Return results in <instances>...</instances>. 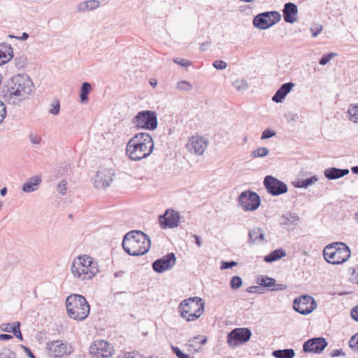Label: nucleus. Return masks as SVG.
<instances>
[{
    "instance_id": "nucleus-21",
    "label": "nucleus",
    "mask_w": 358,
    "mask_h": 358,
    "mask_svg": "<svg viewBox=\"0 0 358 358\" xmlns=\"http://www.w3.org/2000/svg\"><path fill=\"white\" fill-rule=\"evenodd\" d=\"M349 173L348 169L328 168L324 171V176L329 180L341 178Z\"/></svg>"
},
{
    "instance_id": "nucleus-33",
    "label": "nucleus",
    "mask_w": 358,
    "mask_h": 358,
    "mask_svg": "<svg viewBox=\"0 0 358 358\" xmlns=\"http://www.w3.org/2000/svg\"><path fill=\"white\" fill-rule=\"evenodd\" d=\"M15 66L17 69L24 68L27 64V57L24 55H20L15 57L14 59Z\"/></svg>"
},
{
    "instance_id": "nucleus-50",
    "label": "nucleus",
    "mask_w": 358,
    "mask_h": 358,
    "mask_svg": "<svg viewBox=\"0 0 358 358\" xmlns=\"http://www.w3.org/2000/svg\"><path fill=\"white\" fill-rule=\"evenodd\" d=\"M349 346L358 350V334L351 337L349 341Z\"/></svg>"
},
{
    "instance_id": "nucleus-14",
    "label": "nucleus",
    "mask_w": 358,
    "mask_h": 358,
    "mask_svg": "<svg viewBox=\"0 0 358 358\" xmlns=\"http://www.w3.org/2000/svg\"><path fill=\"white\" fill-rule=\"evenodd\" d=\"M180 219L178 212L174 210H166L164 215L159 216V221L162 229H171L179 225Z\"/></svg>"
},
{
    "instance_id": "nucleus-2",
    "label": "nucleus",
    "mask_w": 358,
    "mask_h": 358,
    "mask_svg": "<svg viewBox=\"0 0 358 358\" xmlns=\"http://www.w3.org/2000/svg\"><path fill=\"white\" fill-rule=\"evenodd\" d=\"M154 149L152 136L146 132L138 133L127 143L126 154L132 161L147 158Z\"/></svg>"
},
{
    "instance_id": "nucleus-9",
    "label": "nucleus",
    "mask_w": 358,
    "mask_h": 358,
    "mask_svg": "<svg viewBox=\"0 0 358 358\" xmlns=\"http://www.w3.org/2000/svg\"><path fill=\"white\" fill-rule=\"evenodd\" d=\"M252 336V332L248 328H235L227 336V344L235 348L247 343Z\"/></svg>"
},
{
    "instance_id": "nucleus-49",
    "label": "nucleus",
    "mask_w": 358,
    "mask_h": 358,
    "mask_svg": "<svg viewBox=\"0 0 358 358\" xmlns=\"http://www.w3.org/2000/svg\"><path fill=\"white\" fill-rule=\"evenodd\" d=\"M213 66L217 70H223L227 68V64L222 60H216L213 63Z\"/></svg>"
},
{
    "instance_id": "nucleus-18",
    "label": "nucleus",
    "mask_w": 358,
    "mask_h": 358,
    "mask_svg": "<svg viewBox=\"0 0 358 358\" xmlns=\"http://www.w3.org/2000/svg\"><path fill=\"white\" fill-rule=\"evenodd\" d=\"M327 342L323 338H313L303 343V349L305 352L320 354L327 347Z\"/></svg>"
},
{
    "instance_id": "nucleus-51",
    "label": "nucleus",
    "mask_w": 358,
    "mask_h": 358,
    "mask_svg": "<svg viewBox=\"0 0 358 358\" xmlns=\"http://www.w3.org/2000/svg\"><path fill=\"white\" fill-rule=\"evenodd\" d=\"M237 265V262L235 261L230 262H222L221 265V269L231 268Z\"/></svg>"
},
{
    "instance_id": "nucleus-47",
    "label": "nucleus",
    "mask_w": 358,
    "mask_h": 358,
    "mask_svg": "<svg viewBox=\"0 0 358 358\" xmlns=\"http://www.w3.org/2000/svg\"><path fill=\"white\" fill-rule=\"evenodd\" d=\"M6 114H7L6 106L4 104V103H3L0 100V124L3 122V120L5 119Z\"/></svg>"
},
{
    "instance_id": "nucleus-32",
    "label": "nucleus",
    "mask_w": 358,
    "mask_h": 358,
    "mask_svg": "<svg viewBox=\"0 0 358 358\" xmlns=\"http://www.w3.org/2000/svg\"><path fill=\"white\" fill-rule=\"evenodd\" d=\"M272 354L276 358H291V348L274 350Z\"/></svg>"
},
{
    "instance_id": "nucleus-20",
    "label": "nucleus",
    "mask_w": 358,
    "mask_h": 358,
    "mask_svg": "<svg viewBox=\"0 0 358 358\" xmlns=\"http://www.w3.org/2000/svg\"><path fill=\"white\" fill-rule=\"evenodd\" d=\"M91 352L98 356L108 357L111 355L110 345L104 341H96L90 347Z\"/></svg>"
},
{
    "instance_id": "nucleus-63",
    "label": "nucleus",
    "mask_w": 358,
    "mask_h": 358,
    "mask_svg": "<svg viewBox=\"0 0 358 358\" xmlns=\"http://www.w3.org/2000/svg\"><path fill=\"white\" fill-rule=\"evenodd\" d=\"M300 222V218L299 216L292 215V225H297Z\"/></svg>"
},
{
    "instance_id": "nucleus-45",
    "label": "nucleus",
    "mask_w": 358,
    "mask_h": 358,
    "mask_svg": "<svg viewBox=\"0 0 358 358\" xmlns=\"http://www.w3.org/2000/svg\"><path fill=\"white\" fill-rule=\"evenodd\" d=\"M276 134L275 131H273V130H271L270 129H265L262 134V136H261V139L262 140H264V139H268L269 138H271L273 136H275Z\"/></svg>"
},
{
    "instance_id": "nucleus-26",
    "label": "nucleus",
    "mask_w": 358,
    "mask_h": 358,
    "mask_svg": "<svg viewBox=\"0 0 358 358\" xmlns=\"http://www.w3.org/2000/svg\"><path fill=\"white\" fill-rule=\"evenodd\" d=\"M286 256V252L283 249H276L264 257L266 263H272Z\"/></svg>"
},
{
    "instance_id": "nucleus-54",
    "label": "nucleus",
    "mask_w": 358,
    "mask_h": 358,
    "mask_svg": "<svg viewBox=\"0 0 358 358\" xmlns=\"http://www.w3.org/2000/svg\"><path fill=\"white\" fill-rule=\"evenodd\" d=\"M29 140L33 144H39L41 141V137L40 136L31 134L29 135Z\"/></svg>"
},
{
    "instance_id": "nucleus-24",
    "label": "nucleus",
    "mask_w": 358,
    "mask_h": 358,
    "mask_svg": "<svg viewBox=\"0 0 358 358\" xmlns=\"http://www.w3.org/2000/svg\"><path fill=\"white\" fill-rule=\"evenodd\" d=\"M41 182V178L38 176L31 178L26 183L23 185L22 190L24 192H32L38 189Z\"/></svg>"
},
{
    "instance_id": "nucleus-13",
    "label": "nucleus",
    "mask_w": 358,
    "mask_h": 358,
    "mask_svg": "<svg viewBox=\"0 0 358 358\" xmlns=\"http://www.w3.org/2000/svg\"><path fill=\"white\" fill-rule=\"evenodd\" d=\"M264 185L272 196H278L287 192V185L273 176H266L264 179Z\"/></svg>"
},
{
    "instance_id": "nucleus-40",
    "label": "nucleus",
    "mask_w": 358,
    "mask_h": 358,
    "mask_svg": "<svg viewBox=\"0 0 358 358\" xmlns=\"http://www.w3.org/2000/svg\"><path fill=\"white\" fill-rule=\"evenodd\" d=\"M338 55L335 52H329L324 55L319 61V64L321 65L327 64L331 59L336 57Z\"/></svg>"
},
{
    "instance_id": "nucleus-10",
    "label": "nucleus",
    "mask_w": 358,
    "mask_h": 358,
    "mask_svg": "<svg viewBox=\"0 0 358 358\" xmlns=\"http://www.w3.org/2000/svg\"><path fill=\"white\" fill-rule=\"evenodd\" d=\"M238 202L244 211H254L260 206L261 200L256 192L248 190L241 193Z\"/></svg>"
},
{
    "instance_id": "nucleus-60",
    "label": "nucleus",
    "mask_w": 358,
    "mask_h": 358,
    "mask_svg": "<svg viewBox=\"0 0 358 358\" xmlns=\"http://www.w3.org/2000/svg\"><path fill=\"white\" fill-rule=\"evenodd\" d=\"M13 338L10 334H0V341H8Z\"/></svg>"
},
{
    "instance_id": "nucleus-44",
    "label": "nucleus",
    "mask_w": 358,
    "mask_h": 358,
    "mask_svg": "<svg viewBox=\"0 0 358 358\" xmlns=\"http://www.w3.org/2000/svg\"><path fill=\"white\" fill-rule=\"evenodd\" d=\"M234 86L238 90H244L248 87V83L245 80H236L234 83Z\"/></svg>"
},
{
    "instance_id": "nucleus-23",
    "label": "nucleus",
    "mask_w": 358,
    "mask_h": 358,
    "mask_svg": "<svg viewBox=\"0 0 358 358\" xmlns=\"http://www.w3.org/2000/svg\"><path fill=\"white\" fill-rule=\"evenodd\" d=\"M291 91V82L283 84L272 97V101L281 103L287 94Z\"/></svg>"
},
{
    "instance_id": "nucleus-1",
    "label": "nucleus",
    "mask_w": 358,
    "mask_h": 358,
    "mask_svg": "<svg viewBox=\"0 0 358 358\" xmlns=\"http://www.w3.org/2000/svg\"><path fill=\"white\" fill-rule=\"evenodd\" d=\"M34 89V85L29 76L25 73H18L8 81L4 97L8 102L15 104L27 99Z\"/></svg>"
},
{
    "instance_id": "nucleus-25",
    "label": "nucleus",
    "mask_w": 358,
    "mask_h": 358,
    "mask_svg": "<svg viewBox=\"0 0 358 358\" xmlns=\"http://www.w3.org/2000/svg\"><path fill=\"white\" fill-rule=\"evenodd\" d=\"M248 243H262L264 241V235L261 228H254L248 233Z\"/></svg>"
},
{
    "instance_id": "nucleus-57",
    "label": "nucleus",
    "mask_w": 358,
    "mask_h": 358,
    "mask_svg": "<svg viewBox=\"0 0 358 358\" xmlns=\"http://www.w3.org/2000/svg\"><path fill=\"white\" fill-rule=\"evenodd\" d=\"M344 355H345V352L341 349L334 350L331 352V357H338V356H344Z\"/></svg>"
},
{
    "instance_id": "nucleus-43",
    "label": "nucleus",
    "mask_w": 358,
    "mask_h": 358,
    "mask_svg": "<svg viewBox=\"0 0 358 358\" xmlns=\"http://www.w3.org/2000/svg\"><path fill=\"white\" fill-rule=\"evenodd\" d=\"M51 108L50 110H49L50 113L54 115H57L59 113V111H60V103L58 100H56L52 104H51Z\"/></svg>"
},
{
    "instance_id": "nucleus-55",
    "label": "nucleus",
    "mask_w": 358,
    "mask_h": 358,
    "mask_svg": "<svg viewBox=\"0 0 358 358\" xmlns=\"http://www.w3.org/2000/svg\"><path fill=\"white\" fill-rule=\"evenodd\" d=\"M20 346L24 350V352L29 358H35V355H34V353L31 351V350L28 347L24 346L23 345H21Z\"/></svg>"
},
{
    "instance_id": "nucleus-27",
    "label": "nucleus",
    "mask_w": 358,
    "mask_h": 358,
    "mask_svg": "<svg viewBox=\"0 0 358 358\" xmlns=\"http://www.w3.org/2000/svg\"><path fill=\"white\" fill-rule=\"evenodd\" d=\"M99 6V1L96 0H89L81 2L78 5V10L81 12H85L90 10H93Z\"/></svg>"
},
{
    "instance_id": "nucleus-64",
    "label": "nucleus",
    "mask_w": 358,
    "mask_h": 358,
    "mask_svg": "<svg viewBox=\"0 0 358 358\" xmlns=\"http://www.w3.org/2000/svg\"><path fill=\"white\" fill-rule=\"evenodd\" d=\"M285 287L282 285H275V286H273V287L271 289L272 291L273 290H282Z\"/></svg>"
},
{
    "instance_id": "nucleus-29",
    "label": "nucleus",
    "mask_w": 358,
    "mask_h": 358,
    "mask_svg": "<svg viewBox=\"0 0 358 358\" xmlns=\"http://www.w3.org/2000/svg\"><path fill=\"white\" fill-rule=\"evenodd\" d=\"M318 180L316 176H312L303 180H298L296 182H292V185L296 187H303L306 188L310 185H312Z\"/></svg>"
},
{
    "instance_id": "nucleus-28",
    "label": "nucleus",
    "mask_w": 358,
    "mask_h": 358,
    "mask_svg": "<svg viewBox=\"0 0 358 358\" xmlns=\"http://www.w3.org/2000/svg\"><path fill=\"white\" fill-rule=\"evenodd\" d=\"M92 90V85L90 83L85 82L82 84L80 93V99L82 103L88 101V94Z\"/></svg>"
},
{
    "instance_id": "nucleus-58",
    "label": "nucleus",
    "mask_w": 358,
    "mask_h": 358,
    "mask_svg": "<svg viewBox=\"0 0 358 358\" xmlns=\"http://www.w3.org/2000/svg\"><path fill=\"white\" fill-rule=\"evenodd\" d=\"M351 316L355 320L358 322V305L352 310Z\"/></svg>"
},
{
    "instance_id": "nucleus-22",
    "label": "nucleus",
    "mask_w": 358,
    "mask_h": 358,
    "mask_svg": "<svg viewBox=\"0 0 358 358\" xmlns=\"http://www.w3.org/2000/svg\"><path fill=\"white\" fill-rule=\"evenodd\" d=\"M13 57V48L9 44H0V65L9 62Z\"/></svg>"
},
{
    "instance_id": "nucleus-53",
    "label": "nucleus",
    "mask_w": 358,
    "mask_h": 358,
    "mask_svg": "<svg viewBox=\"0 0 358 358\" xmlns=\"http://www.w3.org/2000/svg\"><path fill=\"white\" fill-rule=\"evenodd\" d=\"M16 327H17V330L16 329L14 330V333H13V335L17 338L18 339L20 340H22L23 339V337H22V335L21 334V331H20V322H16Z\"/></svg>"
},
{
    "instance_id": "nucleus-6",
    "label": "nucleus",
    "mask_w": 358,
    "mask_h": 358,
    "mask_svg": "<svg viewBox=\"0 0 358 358\" xmlns=\"http://www.w3.org/2000/svg\"><path fill=\"white\" fill-rule=\"evenodd\" d=\"M204 304L203 300L200 297H189L180 303L178 310L180 317L187 322H193L203 313Z\"/></svg>"
},
{
    "instance_id": "nucleus-35",
    "label": "nucleus",
    "mask_w": 358,
    "mask_h": 358,
    "mask_svg": "<svg viewBox=\"0 0 358 358\" xmlns=\"http://www.w3.org/2000/svg\"><path fill=\"white\" fill-rule=\"evenodd\" d=\"M322 30L323 26L319 23H313L310 28L311 36L313 38L317 37L322 32Z\"/></svg>"
},
{
    "instance_id": "nucleus-46",
    "label": "nucleus",
    "mask_w": 358,
    "mask_h": 358,
    "mask_svg": "<svg viewBox=\"0 0 358 358\" xmlns=\"http://www.w3.org/2000/svg\"><path fill=\"white\" fill-rule=\"evenodd\" d=\"M171 349L173 352L178 357V358H189V355L183 353L180 349L176 346L171 345Z\"/></svg>"
},
{
    "instance_id": "nucleus-8",
    "label": "nucleus",
    "mask_w": 358,
    "mask_h": 358,
    "mask_svg": "<svg viewBox=\"0 0 358 358\" xmlns=\"http://www.w3.org/2000/svg\"><path fill=\"white\" fill-rule=\"evenodd\" d=\"M133 123L138 128L153 131L158 124L157 113L148 110L140 111L134 117Z\"/></svg>"
},
{
    "instance_id": "nucleus-37",
    "label": "nucleus",
    "mask_w": 358,
    "mask_h": 358,
    "mask_svg": "<svg viewBox=\"0 0 358 358\" xmlns=\"http://www.w3.org/2000/svg\"><path fill=\"white\" fill-rule=\"evenodd\" d=\"M283 17L286 22L291 23V2H287L285 4Z\"/></svg>"
},
{
    "instance_id": "nucleus-30",
    "label": "nucleus",
    "mask_w": 358,
    "mask_h": 358,
    "mask_svg": "<svg viewBox=\"0 0 358 358\" xmlns=\"http://www.w3.org/2000/svg\"><path fill=\"white\" fill-rule=\"evenodd\" d=\"M258 283L264 287H271L275 286V280L272 278L267 277L266 275L262 276L259 280Z\"/></svg>"
},
{
    "instance_id": "nucleus-7",
    "label": "nucleus",
    "mask_w": 358,
    "mask_h": 358,
    "mask_svg": "<svg viewBox=\"0 0 358 358\" xmlns=\"http://www.w3.org/2000/svg\"><path fill=\"white\" fill-rule=\"evenodd\" d=\"M324 259L331 264H341L350 257V250L344 243L335 242L327 245L323 250Z\"/></svg>"
},
{
    "instance_id": "nucleus-16",
    "label": "nucleus",
    "mask_w": 358,
    "mask_h": 358,
    "mask_svg": "<svg viewBox=\"0 0 358 358\" xmlns=\"http://www.w3.org/2000/svg\"><path fill=\"white\" fill-rule=\"evenodd\" d=\"M113 175V169H102L99 170L94 178V186L99 189H105L110 185Z\"/></svg>"
},
{
    "instance_id": "nucleus-39",
    "label": "nucleus",
    "mask_w": 358,
    "mask_h": 358,
    "mask_svg": "<svg viewBox=\"0 0 358 358\" xmlns=\"http://www.w3.org/2000/svg\"><path fill=\"white\" fill-rule=\"evenodd\" d=\"M177 87L180 90L190 91L192 90V85L187 81L182 80L178 83Z\"/></svg>"
},
{
    "instance_id": "nucleus-62",
    "label": "nucleus",
    "mask_w": 358,
    "mask_h": 358,
    "mask_svg": "<svg viewBox=\"0 0 358 358\" xmlns=\"http://www.w3.org/2000/svg\"><path fill=\"white\" fill-rule=\"evenodd\" d=\"M289 220L287 217L282 215L280 220V224L281 225H287L289 224Z\"/></svg>"
},
{
    "instance_id": "nucleus-34",
    "label": "nucleus",
    "mask_w": 358,
    "mask_h": 358,
    "mask_svg": "<svg viewBox=\"0 0 358 358\" xmlns=\"http://www.w3.org/2000/svg\"><path fill=\"white\" fill-rule=\"evenodd\" d=\"M350 120L355 123H358V104L352 106L348 109Z\"/></svg>"
},
{
    "instance_id": "nucleus-41",
    "label": "nucleus",
    "mask_w": 358,
    "mask_h": 358,
    "mask_svg": "<svg viewBox=\"0 0 358 358\" xmlns=\"http://www.w3.org/2000/svg\"><path fill=\"white\" fill-rule=\"evenodd\" d=\"M119 358H143V356L137 352H127L119 356Z\"/></svg>"
},
{
    "instance_id": "nucleus-11",
    "label": "nucleus",
    "mask_w": 358,
    "mask_h": 358,
    "mask_svg": "<svg viewBox=\"0 0 358 358\" xmlns=\"http://www.w3.org/2000/svg\"><path fill=\"white\" fill-rule=\"evenodd\" d=\"M281 19L280 13L268 11L257 15L253 19V24L260 29H266L273 26Z\"/></svg>"
},
{
    "instance_id": "nucleus-4",
    "label": "nucleus",
    "mask_w": 358,
    "mask_h": 358,
    "mask_svg": "<svg viewBox=\"0 0 358 358\" xmlns=\"http://www.w3.org/2000/svg\"><path fill=\"white\" fill-rule=\"evenodd\" d=\"M71 271L73 277L80 281L92 280L99 273L96 261L89 255H80L76 257L71 265Z\"/></svg>"
},
{
    "instance_id": "nucleus-12",
    "label": "nucleus",
    "mask_w": 358,
    "mask_h": 358,
    "mask_svg": "<svg viewBox=\"0 0 358 358\" xmlns=\"http://www.w3.org/2000/svg\"><path fill=\"white\" fill-rule=\"evenodd\" d=\"M316 308V301L310 295H302L294 299L292 305V308L301 315H308Z\"/></svg>"
},
{
    "instance_id": "nucleus-38",
    "label": "nucleus",
    "mask_w": 358,
    "mask_h": 358,
    "mask_svg": "<svg viewBox=\"0 0 358 358\" xmlns=\"http://www.w3.org/2000/svg\"><path fill=\"white\" fill-rule=\"evenodd\" d=\"M0 329L3 331L11 332V333L13 334L14 333V330L15 329H17L16 322H14L13 324H10V323H3V324H1V326H0Z\"/></svg>"
},
{
    "instance_id": "nucleus-42",
    "label": "nucleus",
    "mask_w": 358,
    "mask_h": 358,
    "mask_svg": "<svg viewBox=\"0 0 358 358\" xmlns=\"http://www.w3.org/2000/svg\"><path fill=\"white\" fill-rule=\"evenodd\" d=\"M15 353L10 349H3L0 352V358H16Z\"/></svg>"
},
{
    "instance_id": "nucleus-3",
    "label": "nucleus",
    "mask_w": 358,
    "mask_h": 358,
    "mask_svg": "<svg viewBox=\"0 0 358 358\" xmlns=\"http://www.w3.org/2000/svg\"><path fill=\"white\" fill-rule=\"evenodd\" d=\"M151 245L149 236L141 231H131L126 234L122 241L124 250L131 256L146 254Z\"/></svg>"
},
{
    "instance_id": "nucleus-5",
    "label": "nucleus",
    "mask_w": 358,
    "mask_h": 358,
    "mask_svg": "<svg viewBox=\"0 0 358 358\" xmlns=\"http://www.w3.org/2000/svg\"><path fill=\"white\" fill-rule=\"evenodd\" d=\"M69 316L78 321H83L90 314V306L86 299L80 294H71L66 300Z\"/></svg>"
},
{
    "instance_id": "nucleus-17",
    "label": "nucleus",
    "mask_w": 358,
    "mask_h": 358,
    "mask_svg": "<svg viewBox=\"0 0 358 358\" xmlns=\"http://www.w3.org/2000/svg\"><path fill=\"white\" fill-rule=\"evenodd\" d=\"M208 142L200 136H192L186 144L187 150L197 155H202L207 147Z\"/></svg>"
},
{
    "instance_id": "nucleus-48",
    "label": "nucleus",
    "mask_w": 358,
    "mask_h": 358,
    "mask_svg": "<svg viewBox=\"0 0 358 358\" xmlns=\"http://www.w3.org/2000/svg\"><path fill=\"white\" fill-rule=\"evenodd\" d=\"M66 185H67V181L66 180H62L59 182V184L57 185V188H58V190H59V192L60 194L64 195L66 194Z\"/></svg>"
},
{
    "instance_id": "nucleus-56",
    "label": "nucleus",
    "mask_w": 358,
    "mask_h": 358,
    "mask_svg": "<svg viewBox=\"0 0 358 358\" xmlns=\"http://www.w3.org/2000/svg\"><path fill=\"white\" fill-rule=\"evenodd\" d=\"M260 287L251 286L247 288L246 291L249 293H260Z\"/></svg>"
},
{
    "instance_id": "nucleus-15",
    "label": "nucleus",
    "mask_w": 358,
    "mask_h": 358,
    "mask_svg": "<svg viewBox=\"0 0 358 358\" xmlns=\"http://www.w3.org/2000/svg\"><path fill=\"white\" fill-rule=\"evenodd\" d=\"M176 258L175 255L171 252L155 260L152 263V268L155 272L162 273L166 270L172 268L176 264Z\"/></svg>"
},
{
    "instance_id": "nucleus-59",
    "label": "nucleus",
    "mask_w": 358,
    "mask_h": 358,
    "mask_svg": "<svg viewBox=\"0 0 358 358\" xmlns=\"http://www.w3.org/2000/svg\"><path fill=\"white\" fill-rule=\"evenodd\" d=\"M192 237H193L195 240V243L197 245L198 247H201V245H202V241L201 240V238L200 236L196 235V234H192Z\"/></svg>"
},
{
    "instance_id": "nucleus-31",
    "label": "nucleus",
    "mask_w": 358,
    "mask_h": 358,
    "mask_svg": "<svg viewBox=\"0 0 358 358\" xmlns=\"http://www.w3.org/2000/svg\"><path fill=\"white\" fill-rule=\"evenodd\" d=\"M268 152L269 150L268 148L265 147H260L251 152V157L253 158L264 157H266L268 154Z\"/></svg>"
},
{
    "instance_id": "nucleus-36",
    "label": "nucleus",
    "mask_w": 358,
    "mask_h": 358,
    "mask_svg": "<svg viewBox=\"0 0 358 358\" xmlns=\"http://www.w3.org/2000/svg\"><path fill=\"white\" fill-rule=\"evenodd\" d=\"M243 280L238 275L233 276L230 280V287L232 289H237L242 286Z\"/></svg>"
},
{
    "instance_id": "nucleus-19",
    "label": "nucleus",
    "mask_w": 358,
    "mask_h": 358,
    "mask_svg": "<svg viewBox=\"0 0 358 358\" xmlns=\"http://www.w3.org/2000/svg\"><path fill=\"white\" fill-rule=\"evenodd\" d=\"M48 353L51 357L59 358L66 354V345L60 341H50L47 343Z\"/></svg>"
},
{
    "instance_id": "nucleus-61",
    "label": "nucleus",
    "mask_w": 358,
    "mask_h": 358,
    "mask_svg": "<svg viewBox=\"0 0 358 358\" xmlns=\"http://www.w3.org/2000/svg\"><path fill=\"white\" fill-rule=\"evenodd\" d=\"M211 42L210 41H206L205 43H201L200 44V50L201 51H205L207 50V48L209 47V45H210Z\"/></svg>"
},
{
    "instance_id": "nucleus-52",
    "label": "nucleus",
    "mask_w": 358,
    "mask_h": 358,
    "mask_svg": "<svg viewBox=\"0 0 358 358\" xmlns=\"http://www.w3.org/2000/svg\"><path fill=\"white\" fill-rule=\"evenodd\" d=\"M174 63L178 64L182 66H188L191 63L185 59L175 58L173 59Z\"/></svg>"
}]
</instances>
